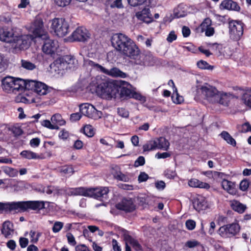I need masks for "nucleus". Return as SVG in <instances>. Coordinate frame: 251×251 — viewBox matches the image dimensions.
<instances>
[{
	"label": "nucleus",
	"instance_id": "1",
	"mask_svg": "<svg viewBox=\"0 0 251 251\" xmlns=\"http://www.w3.org/2000/svg\"><path fill=\"white\" fill-rule=\"evenodd\" d=\"M113 47L121 54L131 58L136 54L138 47L128 36L122 33H117L111 38Z\"/></svg>",
	"mask_w": 251,
	"mask_h": 251
},
{
	"label": "nucleus",
	"instance_id": "2",
	"mask_svg": "<svg viewBox=\"0 0 251 251\" xmlns=\"http://www.w3.org/2000/svg\"><path fill=\"white\" fill-rule=\"evenodd\" d=\"M201 93L205 99L212 103H219L225 106H228L231 99L234 97L230 92L219 91L213 86L206 84L201 88Z\"/></svg>",
	"mask_w": 251,
	"mask_h": 251
},
{
	"label": "nucleus",
	"instance_id": "3",
	"mask_svg": "<svg viewBox=\"0 0 251 251\" xmlns=\"http://www.w3.org/2000/svg\"><path fill=\"white\" fill-rule=\"evenodd\" d=\"M120 81H110L105 82L99 85L97 91L101 96L113 97L120 90Z\"/></svg>",
	"mask_w": 251,
	"mask_h": 251
},
{
	"label": "nucleus",
	"instance_id": "4",
	"mask_svg": "<svg viewBox=\"0 0 251 251\" xmlns=\"http://www.w3.org/2000/svg\"><path fill=\"white\" fill-rule=\"evenodd\" d=\"M50 22V28L56 36L62 37L68 34L69 26L64 19L54 18Z\"/></svg>",
	"mask_w": 251,
	"mask_h": 251
},
{
	"label": "nucleus",
	"instance_id": "5",
	"mask_svg": "<svg viewBox=\"0 0 251 251\" xmlns=\"http://www.w3.org/2000/svg\"><path fill=\"white\" fill-rule=\"evenodd\" d=\"M1 82L2 89L7 93L20 90L21 86L23 84L22 78L10 76L5 77Z\"/></svg>",
	"mask_w": 251,
	"mask_h": 251
},
{
	"label": "nucleus",
	"instance_id": "6",
	"mask_svg": "<svg viewBox=\"0 0 251 251\" xmlns=\"http://www.w3.org/2000/svg\"><path fill=\"white\" fill-rule=\"evenodd\" d=\"M130 59L132 64L140 66H152L155 62L154 57L151 53L141 54L139 48L136 54L135 53V55H133Z\"/></svg>",
	"mask_w": 251,
	"mask_h": 251
},
{
	"label": "nucleus",
	"instance_id": "7",
	"mask_svg": "<svg viewBox=\"0 0 251 251\" xmlns=\"http://www.w3.org/2000/svg\"><path fill=\"white\" fill-rule=\"evenodd\" d=\"M15 210L25 211L28 209L39 210L45 207L43 201H25L15 202Z\"/></svg>",
	"mask_w": 251,
	"mask_h": 251
},
{
	"label": "nucleus",
	"instance_id": "8",
	"mask_svg": "<svg viewBox=\"0 0 251 251\" xmlns=\"http://www.w3.org/2000/svg\"><path fill=\"white\" fill-rule=\"evenodd\" d=\"M230 38L238 40L243 34V24L240 21H231L228 23Z\"/></svg>",
	"mask_w": 251,
	"mask_h": 251
},
{
	"label": "nucleus",
	"instance_id": "9",
	"mask_svg": "<svg viewBox=\"0 0 251 251\" xmlns=\"http://www.w3.org/2000/svg\"><path fill=\"white\" fill-rule=\"evenodd\" d=\"M79 108L80 112L83 115L89 118L97 120L101 118L102 116L101 111H98L95 107L91 104H81Z\"/></svg>",
	"mask_w": 251,
	"mask_h": 251
},
{
	"label": "nucleus",
	"instance_id": "10",
	"mask_svg": "<svg viewBox=\"0 0 251 251\" xmlns=\"http://www.w3.org/2000/svg\"><path fill=\"white\" fill-rule=\"evenodd\" d=\"M9 43L12 44V47L15 49H26L29 46V37L28 35L21 36H14L12 35L11 41Z\"/></svg>",
	"mask_w": 251,
	"mask_h": 251
},
{
	"label": "nucleus",
	"instance_id": "11",
	"mask_svg": "<svg viewBox=\"0 0 251 251\" xmlns=\"http://www.w3.org/2000/svg\"><path fill=\"white\" fill-rule=\"evenodd\" d=\"M89 64L92 66H96L101 72L112 77L125 78L126 76V73L123 72L118 68L116 67H114L110 70H108L98 64H96L93 61H91Z\"/></svg>",
	"mask_w": 251,
	"mask_h": 251
},
{
	"label": "nucleus",
	"instance_id": "12",
	"mask_svg": "<svg viewBox=\"0 0 251 251\" xmlns=\"http://www.w3.org/2000/svg\"><path fill=\"white\" fill-rule=\"evenodd\" d=\"M90 36L88 30L83 27L77 28L72 34V37L74 41L85 42Z\"/></svg>",
	"mask_w": 251,
	"mask_h": 251
},
{
	"label": "nucleus",
	"instance_id": "13",
	"mask_svg": "<svg viewBox=\"0 0 251 251\" xmlns=\"http://www.w3.org/2000/svg\"><path fill=\"white\" fill-rule=\"evenodd\" d=\"M45 37V41L42 47L43 51L47 54L54 53L58 47L57 42L54 40L47 38Z\"/></svg>",
	"mask_w": 251,
	"mask_h": 251
},
{
	"label": "nucleus",
	"instance_id": "14",
	"mask_svg": "<svg viewBox=\"0 0 251 251\" xmlns=\"http://www.w3.org/2000/svg\"><path fill=\"white\" fill-rule=\"evenodd\" d=\"M31 31L33 32L35 37L44 36L46 37L47 35L44 34L43 23L41 19H36L31 25L30 27Z\"/></svg>",
	"mask_w": 251,
	"mask_h": 251
},
{
	"label": "nucleus",
	"instance_id": "15",
	"mask_svg": "<svg viewBox=\"0 0 251 251\" xmlns=\"http://www.w3.org/2000/svg\"><path fill=\"white\" fill-rule=\"evenodd\" d=\"M239 225L237 223H233L221 226L219 229V232L220 234L226 233L234 235L239 232Z\"/></svg>",
	"mask_w": 251,
	"mask_h": 251
},
{
	"label": "nucleus",
	"instance_id": "16",
	"mask_svg": "<svg viewBox=\"0 0 251 251\" xmlns=\"http://www.w3.org/2000/svg\"><path fill=\"white\" fill-rule=\"evenodd\" d=\"M116 207L126 212H131L135 209V206L131 199H123L117 204Z\"/></svg>",
	"mask_w": 251,
	"mask_h": 251
},
{
	"label": "nucleus",
	"instance_id": "17",
	"mask_svg": "<svg viewBox=\"0 0 251 251\" xmlns=\"http://www.w3.org/2000/svg\"><path fill=\"white\" fill-rule=\"evenodd\" d=\"M120 89H121V95L123 96H126L129 97H133L138 99V97L135 96L137 95L134 94L132 91L130 89L131 85L128 82L120 80Z\"/></svg>",
	"mask_w": 251,
	"mask_h": 251
},
{
	"label": "nucleus",
	"instance_id": "18",
	"mask_svg": "<svg viewBox=\"0 0 251 251\" xmlns=\"http://www.w3.org/2000/svg\"><path fill=\"white\" fill-rule=\"evenodd\" d=\"M220 8L222 10L226 9L236 11H239L240 9V7L238 3L232 0H223L220 5Z\"/></svg>",
	"mask_w": 251,
	"mask_h": 251
},
{
	"label": "nucleus",
	"instance_id": "19",
	"mask_svg": "<svg viewBox=\"0 0 251 251\" xmlns=\"http://www.w3.org/2000/svg\"><path fill=\"white\" fill-rule=\"evenodd\" d=\"M91 190V196L89 197H92L95 199H99L100 198H103L109 192L108 187H99V188H90Z\"/></svg>",
	"mask_w": 251,
	"mask_h": 251
},
{
	"label": "nucleus",
	"instance_id": "20",
	"mask_svg": "<svg viewBox=\"0 0 251 251\" xmlns=\"http://www.w3.org/2000/svg\"><path fill=\"white\" fill-rule=\"evenodd\" d=\"M137 19L146 23H150L152 21L151 14L150 9L148 8L143 9L141 11L137 12L136 14Z\"/></svg>",
	"mask_w": 251,
	"mask_h": 251
},
{
	"label": "nucleus",
	"instance_id": "21",
	"mask_svg": "<svg viewBox=\"0 0 251 251\" xmlns=\"http://www.w3.org/2000/svg\"><path fill=\"white\" fill-rule=\"evenodd\" d=\"M211 24V20L209 18H206L201 25V31H205V35L207 36H211L214 33V28L210 26Z\"/></svg>",
	"mask_w": 251,
	"mask_h": 251
},
{
	"label": "nucleus",
	"instance_id": "22",
	"mask_svg": "<svg viewBox=\"0 0 251 251\" xmlns=\"http://www.w3.org/2000/svg\"><path fill=\"white\" fill-rule=\"evenodd\" d=\"M221 185L222 188L229 194L231 195L236 194V190L235 183L224 178L222 181Z\"/></svg>",
	"mask_w": 251,
	"mask_h": 251
},
{
	"label": "nucleus",
	"instance_id": "23",
	"mask_svg": "<svg viewBox=\"0 0 251 251\" xmlns=\"http://www.w3.org/2000/svg\"><path fill=\"white\" fill-rule=\"evenodd\" d=\"M234 90H239L242 92L241 94H243V100L244 103L246 105L249 106L251 108V90L247 89L245 91L241 88L238 87H233Z\"/></svg>",
	"mask_w": 251,
	"mask_h": 251
},
{
	"label": "nucleus",
	"instance_id": "24",
	"mask_svg": "<svg viewBox=\"0 0 251 251\" xmlns=\"http://www.w3.org/2000/svg\"><path fill=\"white\" fill-rule=\"evenodd\" d=\"M194 208L198 211L205 209L206 207V201L204 198L200 196L194 199L193 202Z\"/></svg>",
	"mask_w": 251,
	"mask_h": 251
},
{
	"label": "nucleus",
	"instance_id": "25",
	"mask_svg": "<svg viewBox=\"0 0 251 251\" xmlns=\"http://www.w3.org/2000/svg\"><path fill=\"white\" fill-rule=\"evenodd\" d=\"M71 193L74 195H80L89 197V196H91V190L90 188L80 187L72 189Z\"/></svg>",
	"mask_w": 251,
	"mask_h": 251
},
{
	"label": "nucleus",
	"instance_id": "26",
	"mask_svg": "<svg viewBox=\"0 0 251 251\" xmlns=\"http://www.w3.org/2000/svg\"><path fill=\"white\" fill-rule=\"evenodd\" d=\"M75 61V59L73 57L69 55L65 56L60 61V67L62 66V69H64L65 67L66 69H71Z\"/></svg>",
	"mask_w": 251,
	"mask_h": 251
},
{
	"label": "nucleus",
	"instance_id": "27",
	"mask_svg": "<svg viewBox=\"0 0 251 251\" xmlns=\"http://www.w3.org/2000/svg\"><path fill=\"white\" fill-rule=\"evenodd\" d=\"M188 185L191 187L203 188L208 189L210 186L209 184L203 182L196 178H192L188 181Z\"/></svg>",
	"mask_w": 251,
	"mask_h": 251
},
{
	"label": "nucleus",
	"instance_id": "28",
	"mask_svg": "<svg viewBox=\"0 0 251 251\" xmlns=\"http://www.w3.org/2000/svg\"><path fill=\"white\" fill-rule=\"evenodd\" d=\"M124 240L125 243L129 244L132 248L136 251H140L142 249V247L138 242L133 239L131 236L127 234L124 235Z\"/></svg>",
	"mask_w": 251,
	"mask_h": 251
},
{
	"label": "nucleus",
	"instance_id": "29",
	"mask_svg": "<svg viewBox=\"0 0 251 251\" xmlns=\"http://www.w3.org/2000/svg\"><path fill=\"white\" fill-rule=\"evenodd\" d=\"M13 225L11 223L6 221L3 224L1 233L5 237H9L13 234Z\"/></svg>",
	"mask_w": 251,
	"mask_h": 251
},
{
	"label": "nucleus",
	"instance_id": "30",
	"mask_svg": "<svg viewBox=\"0 0 251 251\" xmlns=\"http://www.w3.org/2000/svg\"><path fill=\"white\" fill-rule=\"evenodd\" d=\"M13 35L12 31L0 27V40L7 43L11 42V37Z\"/></svg>",
	"mask_w": 251,
	"mask_h": 251
},
{
	"label": "nucleus",
	"instance_id": "31",
	"mask_svg": "<svg viewBox=\"0 0 251 251\" xmlns=\"http://www.w3.org/2000/svg\"><path fill=\"white\" fill-rule=\"evenodd\" d=\"M156 143L157 149L167 151L170 146V143L164 137H160L155 139Z\"/></svg>",
	"mask_w": 251,
	"mask_h": 251
},
{
	"label": "nucleus",
	"instance_id": "32",
	"mask_svg": "<svg viewBox=\"0 0 251 251\" xmlns=\"http://www.w3.org/2000/svg\"><path fill=\"white\" fill-rule=\"evenodd\" d=\"M22 80L23 81V83L24 84L21 86L20 90L26 89L34 92L37 81L32 80H25L23 79H22Z\"/></svg>",
	"mask_w": 251,
	"mask_h": 251
},
{
	"label": "nucleus",
	"instance_id": "33",
	"mask_svg": "<svg viewBox=\"0 0 251 251\" xmlns=\"http://www.w3.org/2000/svg\"><path fill=\"white\" fill-rule=\"evenodd\" d=\"M231 206L233 210L239 213H244L247 209L246 205L236 200L233 201L231 202Z\"/></svg>",
	"mask_w": 251,
	"mask_h": 251
},
{
	"label": "nucleus",
	"instance_id": "34",
	"mask_svg": "<svg viewBox=\"0 0 251 251\" xmlns=\"http://www.w3.org/2000/svg\"><path fill=\"white\" fill-rule=\"evenodd\" d=\"M171 83L174 87V92L172 95V99L174 103L179 104L181 103L183 101V98L182 96H180L178 92L176 87L175 86L173 80H170L169 81V84Z\"/></svg>",
	"mask_w": 251,
	"mask_h": 251
},
{
	"label": "nucleus",
	"instance_id": "35",
	"mask_svg": "<svg viewBox=\"0 0 251 251\" xmlns=\"http://www.w3.org/2000/svg\"><path fill=\"white\" fill-rule=\"evenodd\" d=\"M34 92L39 95H46L47 92V86L42 82L37 81Z\"/></svg>",
	"mask_w": 251,
	"mask_h": 251
},
{
	"label": "nucleus",
	"instance_id": "36",
	"mask_svg": "<svg viewBox=\"0 0 251 251\" xmlns=\"http://www.w3.org/2000/svg\"><path fill=\"white\" fill-rule=\"evenodd\" d=\"M15 210V202L3 203L0 202V213L3 211Z\"/></svg>",
	"mask_w": 251,
	"mask_h": 251
},
{
	"label": "nucleus",
	"instance_id": "37",
	"mask_svg": "<svg viewBox=\"0 0 251 251\" xmlns=\"http://www.w3.org/2000/svg\"><path fill=\"white\" fill-rule=\"evenodd\" d=\"M21 155L28 159L42 158L36 153L29 151H24L21 152Z\"/></svg>",
	"mask_w": 251,
	"mask_h": 251
},
{
	"label": "nucleus",
	"instance_id": "38",
	"mask_svg": "<svg viewBox=\"0 0 251 251\" xmlns=\"http://www.w3.org/2000/svg\"><path fill=\"white\" fill-rule=\"evenodd\" d=\"M51 120L53 125L63 126L65 125V121L62 119L61 115L56 114L53 115L51 118Z\"/></svg>",
	"mask_w": 251,
	"mask_h": 251
},
{
	"label": "nucleus",
	"instance_id": "39",
	"mask_svg": "<svg viewBox=\"0 0 251 251\" xmlns=\"http://www.w3.org/2000/svg\"><path fill=\"white\" fill-rule=\"evenodd\" d=\"M21 63V67L28 71L33 70L36 67L35 64L27 60L22 59Z\"/></svg>",
	"mask_w": 251,
	"mask_h": 251
},
{
	"label": "nucleus",
	"instance_id": "40",
	"mask_svg": "<svg viewBox=\"0 0 251 251\" xmlns=\"http://www.w3.org/2000/svg\"><path fill=\"white\" fill-rule=\"evenodd\" d=\"M221 136L226 142L233 146H236L235 140L231 137V136L226 131H223L221 133Z\"/></svg>",
	"mask_w": 251,
	"mask_h": 251
},
{
	"label": "nucleus",
	"instance_id": "41",
	"mask_svg": "<svg viewBox=\"0 0 251 251\" xmlns=\"http://www.w3.org/2000/svg\"><path fill=\"white\" fill-rule=\"evenodd\" d=\"M143 149L144 151L155 150L157 149L156 143L155 142V140L149 141L146 144L143 145Z\"/></svg>",
	"mask_w": 251,
	"mask_h": 251
},
{
	"label": "nucleus",
	"instance_id": "42",
	"mask_svg": "<svg viewBox=\"0 0 251 251\" xmlns=\"http://www.w3.org/2000/svg\"><path fill=\"white\" fill-rule=\"evenodd\" d=\"M3 172L10 177H15L18 175V171L14 168L6 167L3 169Z\"/></svg>",
	"mask_w": 251,
	"mask_h": 251
},
{
	"label": "nucleus",
	"instance_id": "43",
	"mask_svg": "<svg viewBox=\"0 0 251 251\" xmlns=\"http://www.w3.org/2000/svg\"><path fill=\"white\" fill-rule=\"evenodd\" d=\"M41 234L40 232H37L34 230H31L29 232V236L30 237V242L36 243L38 242Z\"/></svg>",
	"mask_w": 251,
	"mask_h": 251
},
{
	"label": "nucleus",
	"instance_id": "44",
	"mask_svg": "<svg viewBox=\"0 0 251 251\" xmlns=\"http://www.w3.org/2000/svg\"><path fill=\"white\" fill-rule=\"evenodd\" d=\"M83 132L86 136L89 137H91L94 135V129L90 125H88L84 126Z\"/></svg>",
	"mask_w": 251,
	"mask_h": 251
},
{
	"label": "nucleus",
	"instance_id": "45",
	"mask_svg": "<svg viewBox=\"0 0 251 251\" xmlns=\"http://www.w3.org/2000/svg\"><path fill=\"white\" fill-rule=\"evenodd\" d=\"M200 246H201L200 243L195 240L188 241L185 244V246L189 248H193L196 247L199 248Z\"/></svg>",
	"mask_w": 251,
	"mask_h": 251
},
{
	"label": "nucleus",
	"instance_id": "46",
	"mask_svg": "<svg viewBox=\"0 0 251 251\" xmlns=\"http://www.w3.org/2000/svg\"><path fill=\"white\" fill-rule=\"evenodd\" d=\"M198 67L201 69H212V67L209 65L206 61L200 60L197 62Z\"/></svg>",
	"mask_w": 251,
	"mask_h": 251
},
{
	"label": "nucleus",
	"instance_id": "47",
	"mask_svg": "<svg viewBox=\"0 0 251 251\" xmlns=\"http://www.w3.org/2000/svg\"><path fill=\"white\" fill-rule=\"evenodd\" d=\"M118 174L115 175V178L125 182H127L129 180L128 177L123 174L121 171H118Z\"/></svg>",
	"mask_w": 251,
	"mask_h": 251
},
{
	"label": "nucleus",
	"instance_id": "48",
	"mask_svg": "<svg viewBox=\"0 0 251 251\" xmlns=\"http://www.w3.org/2000/svg\"><path fill=\"white\" fill-rule=\"evenodd\" d=\"M42 125L50 129H58L59 127L57 125H53V124H51L49 120H44L42 122Z\"/></svg>",
	"mask_w": 251,
	"mask_h": 251
},
{
	"label": "nucleus",
	"instance_id": "49",
	"mask_svg": "<svg viewBox=\"0 0 251 251\" xmlns=\"http://www.w3.org/2000/svg\"><path fill=\"white\" fill-rule=\"evenodd\" d=\"M63 223L61 222H56L52 227V231L54 233L59 232L63 227Z\"/></svg>",
	"mask_w": 251,
	"mask_h": 251
},
{
	"label": "nucleus",
	"instance_id": "50",
	"mask_svg": "<svg viewBox=\"0 0 251 251\" xmlns=\"http://www.w3.org/2000/svg\"><path fill=\"white\" fill-rule=\"evenodd\" d=\"M196 222L193 220H188L185 222L186 228L190 230L194 229L196 227Z\"/></svg>",
	"mask_w": 251,
	"mask_h": 251
},
{
	"label": "nucleus",
	"instance_id": "51",
	"mask_svg": "<svg viewBox=\"0 0 251 251\" xmlns=\"http://www.w3.org/2000/svg\"><path fill=\"white\" fill-rule=\"evenodd\" d=\"M117 112L119 116L123 118H127L129 116V113L127 110L123 108H118Z\"/></svg>",
	"mask_w": 251,
	"mask_h": 251
},
{
	"label": "nucleus",
	"instance_id": "52",
	"mask_svg": "<svg viewBox=\"0 0 251 251\" xmlns=\"http://www.w3.org/2000/svg\"><path fill=\"white\" fill-rule=\"evenodd\" d=\"M146 0H127L129 5L132 6H136L144 3Z\"/></svg>",
	"mask_w": 251,
	"mask_h": 251
},
{
	"label": "nucleus",
	"instance_id": "53",
	"mask_svg": "<svg viewBox=\"0 0 251 251\" xmlns=\"http://www.w3.org/2000/svg\"><path fill=\"white\" fill-rule=\"evenodd\" d=\"M249 186V182L247 179L243 180L240 184V189L243 191H246Z\"/></svg>",
	"mask_w": 251,
	"mask_h": 251
},
{
	"label": "nucleus",
	"instance_id": "54",
	"mask_svg": "<svg viewBox=\"0 0 251 251\" xmlns=\"http://www.w3.org/2000/svg\"><path fill=\"white\" fill-rule=\"evenodd\" d=\"M145 163V158L142 156H139L137 160L135 161L134 166L135 167H139L140 166H143Z\"/></svg>",
	"mask_w": 251,
	"mask_h": 251
},
{
	"label": "nucleus",
	"instance_id": "55",
	"mask_svg": "<svg viewBox=\"0 0 251 251\" xmlns=\"http://www.w3.org/2000/svg\"><path fill=\"white\" fill-rule=\"evenodd\" d=\"M68 243L72 246H75L76 244L75 237L71 233H68L66 235Z\"/></svg>",
	"mask_w": 251,
	"mask_h": 251
},
{
	"label": "nucleus",
	"instance_id": "56",
	"mask_svg": "<svg viewBox=\"0 0 251 251\" xmlns=\"http://www.w3.org/2000/svg\"><path fill=\"white\" fill-rule=\"evenodd\" d=\"M60 172L65 174H73L74 173L73 169L69 166L63 167L60 169Z\"/></svg>",
	"mask_w": 251,
	"mask_h": 251
},
{
	"label": "nucleus",
	"instance_id": "57",
	"mask_svg": "<svg viewBox=\"0 0 251 251\" xmlns=\"http://www.w3.org/2000/svg\"><path fill=\"white\" fill-rule=\"evenodd\" d=\"M149 178L148 175L145 172H141L138 176V181L139 182L146 181Z\"/></svg>",
	"mask_w": 251,
	"mask_h": 251
},
{
	"label": "nucleus",
	"instance_id": "58",
	"mask_svg": "<svg viewBox=\"0 0 251 251\" xmlns=\"http://www.w3.org/2000/svg\"><path fill=\"white\" fill-rule=\"evenodd\" d=\"M177 38L176 35L175 34L174 31H172L169 33V35L167 37V40L168 42L171 43L173 41L176 40Z\"/></svg>",
	"mask_w": 251,
	"mask_h": 251
},
{
	"label": "nucleus",
	"instance_id": "59",
	"mask_svg": "<svg viewBox=\"0 0 251 251\" xmlns=\"http://www.w3.org/2000/svg\"><path fill=\"white\" fill-rule=\"evenodd\" d=\"M155 186L158 190H162L165 188L166 184L163 181L160 180L156 182Z\"/></svg>",
	"mask_w": 251,
	"mask_h": 251
},
{
	"label": "nucleus",
	"instance_id": "60",
	"mask_svg": "<svg viewBox=\"0 0 251 251\" xmlns=\"http://www.w3.org/2000/svg\"><path fill=\"white\" fill-rule=\"evenodd\" d=\"M19 243L21 248H25L28 245V240L24 237H21L19 239Z\"/></svg>",
	"mask_w": 251,
	"mask_h": 251
},
{
	"label": "nucleus",
	"instance_id": "61",
	"mask_svg": "<svg viewBox=\"0 0 251 251\" xmlns=\"http://www.w3.org/2000/svg\"><path fill=\"white\" fill-rule=\"evenodd\" d=\"M171 154L169 152H164L162 153L158 152L156 154L155 157L158 159L166 158L169 157Z\"/></svg>",
	"mask_w": 251,
	"mask_h": 251
},
{
	"label": "nucleus",
	"instance_id": "62",
	"mask_svg": "<svg viewBox=\"0 0 251 251\" xmlns=\"http://www.w3.org/2000/svg\"><path fill=\"white\" fill-rule=\"evenodd\" d=\"M211 173L212 175V176L214 178H223L226 176V175L223 173L216 172V171H214L213 172H211Z\"/></svg>",
	"mask_w": 251,
	"mask_h": 251
},
{
	"label": "nucleus",
	"instance_id": "63",
	"mask_svg": "<svg viewBox=\"0 0 251 251\" xmlns=\"http://www.w3.org/2000/svg\"><path fill=\"white\" fill-rule=\"evenodd\" d=\"M165 176L166 177L169 179H174L175 177L176 174L172 171L167 170L165 172Z\"/></svg>",
	"mask_w": 251,
	"mask_h": 251
},
{
	"label": "nucleus",
	"instance_id": "64",
	"mask_svg": "<svg viewBox=\"0 0 251 251\" xmlns=\"http://www.w3.org/2000/svg\"><path fill=\"white\" fill-rule=\"evenodd\" d=\"M40 143V140L38 138H35L32 139L30 141V145L32 147H37Z\"/></svg>",
	"mask_w": 251,
	"mask_h": 251
}]
</instances>
